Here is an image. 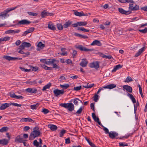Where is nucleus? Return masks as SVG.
I'll list each match as a JSON object with an SVG mask.
<instances>
[{
    "label": "nucleus",
    "instance_id": "f257e3e1",
    "mask_svg": "<svg viewBox=\"0 0 147 147\" xmlns=\"http://www.w3.org/2000/svg\"><path fill=\"white\" fill-rule=\"evenodd\" d=\"M38 129H36V127L33 128V131H32L29 137V140H33L36 137H37L39 136L40 132L39 131H37L38 130V128H37Z\"/></svg>",
    "mask_w": 147,
    "mask_h": 147
},
{
    "label": "nucleus",
    "instance_id": "f03ea898",
    "mask_svg": "<svg viewBox=\"0 0 147 147\" xmlns=\"http://www.w3.org/2000/svg\"><path fill=\"white\" fill-rule=\"evenodd\" d=\"M60 105L63 107L67 109L70 111H72L74 109V106L72 103H61Z\"/></svg>",
    "mask_w": 147,
    "mask_h": 147
},
{
    "label": "nucleus",
    "instance_id": "7ed1b4c3",
    "mask_svg": "<svg viewBox=\"0 0 147 147\" xmlns=\"http://www.w3.org/2000/svg\"><path fill=\"white\" fill-rule=\"evenodd\" d=\"M52 61L53 62L51 65L53 66V68L55 69H59L60 67L58 65V63L59 62V60H56L55 59H53Z\"/></svg>",
    "mask_w": 147,
    "mask_h": 147
},
{
    "label": "nucleus",
    "instance_id": "20e7f679",
    "mask_svg": "<svg viewBox=\"0 0 147 147\" xmlns=\"http://www.w3.org/2000/svg\"><path fill=\"white\" fill-rule=\"evenodd\" d=\"M76 48L81 51L86 52L91 51L94 50L93 49H88L81 45H78L76 47Z\"/></svg>",
    "mask_w": 147,
    "mask_h": 147
},
{
    "label": "nucleus",
    "instance_id": "39448f33",
    "mask_svg": "<svg viewBox=\"0 0 147 147\" xmlns=\"http://www.w3.org/2000/svg\"><path fill=\"white\" fill-rule=\"evenodd\" d=\"M89 67L91 68H94L97 69L99 67V63L98 61L93 62L90 64Z\"/></svg>",
    "mask_w": 147,
    "mask_h": 147
},
{
    "label": "nucleus",
    "instance_id": "423d86ee",
    "mask_svg": "<svg viewBox=\"0 0 147 147\" xmlns=\"http://www.w3.org/2000/svg\"><path fill=\"white\" fill-rule=\"evenodd\" d=\"M31 44L29 42H23L19 47V49H24L25 47H29L31 46Z\"/></svg>",
    "mask_w": 147,
    "mask_h": 147
},
{
    "label": "nucleus",
    "instance_id": "0eeeda50",
    "mask_svg": "<svg viewBox=\"0 0 147 147\" xmlns=\"http://www.w3.org/2000/svg\"><path fill=\"white\" fill-rule=\"evenodd\" d=\"M134 5L133 3L129 4V9L131 11H136L139 9V6L138 5H135L134 7L132 6Z\"/></svg>",
    "mask_w": 147,
    "mask_h": 147
},
{
    "label": "nucleus",
    "instance_id": "6e6552de",
    "mask_svg": "<svg viewBox=\"0 0 147 147\" xmlns=\"http://www.w3.org/2000/svg\"><path fill=\"white\" fill-rule=\"evenodd\" d=\"M53 59H40L41 62H42L44 63H45L47 65H51L53 61H52Z\"/></svg>",
    "mask_w": 147,
    "mask_h": 147
},
{
    "label": "nucleus",
    "instance_id": "1a4fd4ad",
    "mask_svg": "<svg viewBox=\"0 0 147 147\" xmlns=\"http://www.w3.org/2000/svg\"><path fill=\"white\" fill-rule=\"evenodd\" d=\"M53 93L55 96H58L60 94L62 95L64 93V91L63 90H59L55 89L53 91Z\"/></svg>",
    "mask_w": 147,
    "mask_h": 147
},
{
    "label": "nucleus",
    "instance_id": "9d476101",
    "mask_svg": "<svg viewBox=\"0 0 147 147\" xmlns=\"http://www.w3.org/2000/svg\"><path fill=\"white\" fill-rule=\"evenodd\" d=\"M31 23V22H30L28 20L24 19L20 21L18 23V25H28L30 24Z\"/></svg>",
    "mask_w": 147,
    "mask_h": 147
},
{
    "label": "nucleus",
    "instance_id": "9b49d317",
    "mask_svg": "<svg viewBox=\"0 0 147 147\" xmlns=\"http://www.w3.org/2000/svg\"><path fill=\"white\" fill-rule=\"evenodd\" d=\"M88 63V61L86 59H83L82 60L81 62L80 63V65L82 67H86Z\"/></svg>",
    "mask_w": 147,
    "mask_h": 147
},
{
    "label": "nucleus",
    "instance_id": "f8f14e48",
    "mask_svg": "<svg viewBox=\"0 0 147 147\" xmlns=\"http://www.w3.org/2000/svg\"><path fill=\"white\" fill-rule=\"evenodd\" d=\"M25 90L27 92L32 94L35 93L37 92V89L34 88H28L26 89Z\"/></svg>",
    "mask_w": 147,
    "mask_h": 147
},
{
    "label": "nucleus",
    "instance_id": "ddd939ff",
    "mask_svg": "<svg viewBox=\"0 0 147 147\" xmlns=\"http://www.w3.org/2000/svg\"><path fill=\"white\" fill-rule=\"evenodd\" d=\"M118 9L119 12L122 14L128 15L131 13V11H125L121 8H119Z\"/></svg>",
    "mask_w": 147,
    "mask_h": 147
},
{
    "label": "nucleus",
    "instance_id": "4468645a",
    "mask_svg": "<svg viewBox=\"0 0 147 147\" xmlns=\"http://www.w3.org/2000/svg\"><path fill=\"white\" fill-rule=\"evenodd\" d=\"M109 137L113 139L115 138V137L118 136V134L115 131H111L109 133Z\"/></svg>",
    "mask_w": 147,
    "mask_h": 147
},
{
    "label": "nucleus",
    "instance_id": "2eb2a0df",
    "mask_svg": "<svg viewBox=\"0 0 147 147\" xmlns=\"http://www.w3.org/2000/svg\"><path fill=\"white\" fill-rule=\"evenodd\" d=\"M21 122H31L34 123V121L29 117L28 118H22L20 120Z\"/></svg>",
    "mask_w": 147,
    "mask_h": 147
},
{
    "label": "nucleus",
    "instance_id": "dca6fc26",
    "mask_svg": "<svg viewBox=\"0 0 147 147\" xmlns=\"http://www.w3.org/2000/svg\"><path fill=\"white\" fill-rule=\"evenodd\" d=\"M123 90H125L127 92L129 93H131L132 92V89L130 86L127 85H125L123 86Z\"/></svg>",
    "mask_w": 147,
    "mask_h": 147
},
{
    "label": "nucleus",
    "instance_id": "f3484780",
    "mask_svg": "<svg viewBox=\"0 0 147 147\" xmlns=\"http://www.w3.org/2000/svg\"><path fill=\"white\" fill-rule=\"evenodd\" d=\"M91 45L92 46L97 45L98 46H101L102 44L100 41L98 40H95L91 44Z\"/></svg>",
    "mask_w": 147,
    "mask_h": 147
},
{
    "label": "nucleus",
    "instance_id": "a211bd4d",
    "mask_svg": "<svg viewBox=\"0 0 147 147\" xmlns=\"http://www.w3.org/2000/svg\"><path fill=\"white\" fill-rule=\"evenodd\" d=\"M10 105V104L9 103H5L2 104L0 107V109L1 110H4L7 108L9 107Z\"/></svg>",
    "mask_w": 147,
    "mask_h": 147
},
{
    "label": "nucleus",
    "instance_id": "6ab92c4d",
    "mask_svg": "<svg viewBox=\"0 0 147 147\" xmlns=\"http://www.w3.org/2000/svg\"><path fill=\"white\" fill-rule=\"evenodd\" d=\"M25 140H24L22 138H20V136H18L15 138V142H16L21 143Z\"/></svg>",
    "mask_w": 147,
    "mask_h": 147
},
{
    "label": "nucleus",
    "instance_id": "aec40b11",
    "mask_svg": "<svg viewBox=\"0 0 147 147\" xmlns=\"http://www.w3.org/2000/svg\"><path fill=\"white\" fill-rule=\"evenodd\" d=\"M48 126L49 128H50L53 131H55L57 129V126L54 125L49 124L48 125Z\"/></svg>",
    "mask_w": 147,
    "mask_h": 147
},
{
    "label": "nucleus",
    "instance_id": "412c9836",
    "mask_svg": "<svg viewBox=\"0 0 147 147\" xmlns=\"http://www.w3.org/2000/svg\"><path fill=\"white\" fill-rule=\"evenodd\" d=\"M116 87V85L114 84H111L105 86V87L107 89H112L115 88Z\"/></svg>",
    "mask_w": 147,
    "mask_h": 147
},
{
    "label": "nucleus",
    "instance_id": "4be33fe9",
    "mask_svg": "<svg viewBox=\"0 0 147 147\" xmlns=\"http://www.w3.org/2000/svg\"><path fill=\"white\" fill-rule=\"evenodd\" d=\"M144 47H143L140 49L138 51L136 54L135 56L136 57H137L139 56L142 53L144 50Z\"/></svg>",
    "mask_w": 147,
    "mask_h": 147
},
{
    "label": "nucleus",
    "instance_id": "5701e85b",
    "mask_svg": "<svg viewBox=\"0 0 147 147\" xmlns=\"http://www.w3.org/2000/svg\"><path fill=\"white\" fill-rule=\"evenodd\" d=\"M8 143V141L5 138L0 140V144L6 145Z\"/></svg>",
    "mask_w": 147,
    "mask_h": 147
},
{
    "label": "nucleus",
    "instance_id": "b1692460",
    "mask_svg": "<svg viewBox=\"0 0 147 147\" xmlns=\"http://www.w3.org/2000/svg\"><path fill=\"white\" fill-rule=\"evenodd\" d=\"M10 96V97L12 98H14L16 99H23L24 98L23 96H17L14 93L11 94Z\"/></svg>",
    "mask_w": 147,
    "mask_h": 147
},
{
    "label": "nucleus",
    "instance_id": "393cba45",
    "mask_svg": "<svg viewBox=\"0 0 147 147\" xmlns=\"http://www.w3.org/2000/svg\"><path fill=\"white\" fill-rule=\"evenodd\" d=\"M48 27L49 29L52 30H56V28L53 24L51 23H49L48 24Z\"/></svg>",
    "mask_w": 147,
    "mask_h": 147
},
{
    "label": "nucleus",
    "instance_id": "a878e982",
    "mask_svg": "<svg viewBox=\"0 0 147 147\" xmlns=\"http://www.w3.org/2000/svg\"><path fill=\"white\" fill-rule=\"evenodd\" d=\"M74 35L76 36H77L79 37L84 39H86L88 38L87 36L85 35H82V34L76 33H74Z\"/></svg>",
    "mask_w": 147,
    "mask_h": 147
},
{
    "label": "nucleus",
    "instance_id": "bb28decb",
    "mask_svg": "<svg viewBox=\"0 0 147 147\" xmlns=\"http://www.w3.org/2000/svg\"><path fill=\"white\" fill-rule=\"evenodd\" d=\"M127 96L131 99L132 102L134 103H135L136 102V99L131 94L128 93L127 94Z\"/></svg>",
    "mask_w": 147,
    "mask_h": 147
},
{
    "label": "nucleus",
    "instance_id": "cd10ccee",
    "mask_svg": "<svg viewBox=\"0 0 147 147\" xmlns=\"http://www.w3.org/2000/svg\"><path fill=\"white\" fill-rule=\"evenodd\" d=\"M72 22L69 21H68L63 24V27L64 28H66L69 27L72 24Z\"/></svg>",
    "mask_w": 147,
    "mask_h": 147
},
{
    "label": "nucleus",
    "instance_id": "c85d7f7f",
    "mask_svg": "<svg viewBox=\"0 0 147 147\" xmlns=\"http://www.w3.org/2000/svg\"><path fill=\"white\" fill-rule=\"evenodd\" d=\"M74 11L75 15L76 16H86V15H85L83 12H79L76 10H74Z\"/></svg>",
    "mask_w": 147,
    "mask_h": 147
},
{
    "label": "nucleus",
    "instance_id": "c756f323",
    "mask_svg": "<svg viewBox=\"0 0 147 147\" xmlns=\"http://www.w3.org/2000/svg\"><path fill=\"white\" fill-rule=\"evenodd\" d=\"M26 83L27 84H30V85H33L36 84L37 82L36 80H34L32 81H31L30 80L26 81Z\"/></svg>",
    "mask_w": 147,
    "mask_h": 147
},
{
    "label": "nucleus",
    "instance_id": "7c9ffc66",
    "mask_svg": "<svg viewBox=\"0 0 147 147\" xmlns=\"http://www.w3.org/2000/svg\"><path fill=\"white\" fill-rule=\"evenodd\" d=\"M122 65L120 64H119L115 66L114 69L112 70V71H115L121 68Z\"/></svg>",
    "mask_w": 147,
    "mask_h": 147
},
{
    "label": "nucleus",
    "instance_id": "2f4dec72",
    "mask_svg": "<svg viewBox=\"0 0 147 147\" xmlns=\"http://www.w3.org/2000/svg\"><path fill=\"white\" fill-rule=\"evenodd\" d=\"M51 86V83H49L48 84H47L45 85V86H44L42 89V90L43 91H44L45 90L47 89H49L50 87Z\"/></svg>",
    "mask_w": 147,
    "mask_h": 147
},
{
    "label": "nucleus",
    "instance_id": "473e14b6",
    "mask_svg": "<svg viewBox=\"0 0 147 147\" xmlns=\"http://www.w3.org/2000/svg\"><path fill=\"white\" fill-rule=\"evenodd\" d=\"M60 87L63 89H66L69 87V85L68 84H65L63 85H60Z\"/></svg>",
    "mask_w": 147,
    "mask_h": 147
},
{
    "label": "nucleus",
    "instance_id": "72a5a7b5",
    "mask_svg": "<svg viewBox=\"0 0 147 147\" xmlns=\"http://www.w3.org/2000/svg\"><path fill=\"white\" fill-rule=\"evenodd\" d=\"M40 65L41 67L44 69L46 70H52V67H48L44 64H41Z\"/></svg>",
    "mask_w": 147,
    "mask_h": 147
},
{
    "label": "nucleus",
    "instance_id": "f704fd0d",
    "mask_svg": "<svg viewBox=\"0 0 147 147\" xmlns=\"http://www.w3.org/2000/svg\"><path fill=\"white\" fill-rule=\"evenodd\" d=\"M39 105V103H37L35 104L31 105L30 106V107L31 109L33 110L35 109H36L37 108V107H38Z\"/></svg>",
    "mask_w": 147,
    "mask_h": 147
},
{
    "label": "nucleus",
    "instance_id": "c9c22d12",
    "mask_svg": "<svg viewBox=\"0 0 147 147\" xmlns=\"http://www.w3.org/2000/svg\"><path fill=\"white\" fill-rule=\"evenodd\" d=\"M8 128L7 127H3L0 129V132L2 133L6 132L8 130Z\"/></svg>",
    "mask_w": 147,
    "mask_h": 147
},
{
    "label": "nucleus",
    "instance_id": "e433bc0d",
    "mask_svg": "<svg viewBox=\"0 0 147 147\" xmlns=\"http://www.w3.org/2000/svg\"><path fill=\"white\" fill-rule=\"evenodd\" d=\"M133 81V80L131 77L128 76L126 78L124 82H125L128 83Z\"/></svg>",
    "mask_w": 147,
    "mask_h": 147
},
{
    "label": "nucleus",
    "instance_id": "4c0bfd02",
    "mask_svg": "<svg viewBox=\"0 0 147 147\" xmlns=\"http://www.w3.org/2000/svg\"><path fill=\"white\" fill-rule=\"evenodd\" d=\"M10 37L9 36H6L0 38V40L1 41H7L10 40Z\"/></svg>",
    "mask_w": 147,
    "mask_h": 147
},
{
    "label": "nucleus",
    "instance_id": "58836bf2",
    "mask_svg": "<svg viewBox=\"0 0 147 147\" xmlns=\"http://www.w3.org/2000/svg\"><path fill=\"white\" fill-rule=\"evenodd\" d=\"M83 109V107L82 106L76 112V114H80Z\"/></svg>",
    "mask_w": 147,
    "mask_h": 147
},
{
    "label": "nucleus",
    "instance_id": "ea45409f",
    "mask_svg": "<svg viewBox=\"0 0 147 147\" xmlns=\"http://www.w3.org/2000/svg\"><path fill=\"white\" fill-rule=\"evenodd\" d=\"M78 24L79 26H84L87 24V22H78Z\"/></svg>",
    "mask_w": 147,
    "mask_h": 147
},
{
    "label": "nucleus",
    "instance_id": "a19ab883",
    "mask_svg": "<svg viewBox=\"0 0 147 147\" xmlns=\"http://www.w3.org/2000/svg\"><path fill=\"white\" fill-rule=\"evenodd\" d=\"M65 49L64 48H62L61 51L62 53L61 54V55L63 56H66L67 55V51H65Z\"/></svg>",
    "mask_w": 147,
    "mask_h": 147
},
{
    "label": "nucleus",
    "instance_id": "79ce46f5",
    "mask_svg": "<svg viewBox=\"0 0 147 147\" xmlns=\"http://www.w3.org/2000/svg\"><path fill=\"white\" fill-rule=\"evenodd\" d=\"M37 46L38 47L42 49L43 48L45 47V45L44 44H42L41 42H39L38 43Z\"/></svg>",
    "mask_w": 147,
    "mask_h": 147
},
{
    "label": "nucleus",
    "instance_id": "37998d69",
    "mask_svg": "<svg viewBox=\"0 0 147 147\" xmlns=\"http://www.w3.org/2000/svg\"><path fill=\"white\" fill-rule=\"evenodd\" d=\"M77 30H78L82 31L85 32H89V30L86 29L83 27H78Z\"/></svg>",
    "mask_w": 147,
    "mask_h": 147
},
{
    "label": "nucleus",
    "instance_id": "c03bdc74",
    "mask_svg": "<svg viewBox=\"0 0 147 147\" xmlns=\"http://www.w3.org/2000/svg\"><path fill=\"white\" fill-rule=\"evenodd\" d=\"M3 58L9 61L12 60V57H11L9 56H4Z\"/></svg>",
    "mask_w": 147,
    "mask_h": 147
},
{
    "label": "nucleus",
    "instance_id": "a18cd8bd",
    "mask_svg": "<svg viewBox=\"0 0 147 147\" xmlns=\"http://www.w3.org/2000/svg\"><path fill=\"white\" fill-rule=\"evenodd\" d=\"M99 96L97 94H95L93 97V100L95 102H97L98 100Z\"/></svg>",
    "mask_w": 147,
    "mask_h": 147
},
{
    "label": "nucleus",
    "instance_id": "49530a36",
    "mask_svg": "<svg viewBox=\"0 0 147 147\" xmlns=\"http://www.w3.org/2000/svg\"><path fill=\"white\" fill-rule=\"evenodd\" d=\"M94 85V84H89L88 83L87 85L83 86V87L85 88H92Z\"/></svg>",
    "mask_w": 147,
    "mask_h": 147
},
{
    "label": "nucleus",
    "instance_id": "de8ad7c7",
    "mask_svg": "<svg viewBox=\"0 0 147 147\" xmlns=\"http://www.w3.org/2000/svg\"><path fill=\"white\" fill-rule=\"evenodd\" d=\"M101 126L103 128V130L105 131V133L109 134L110 132L109 131L108 129L107 128L105 127L102 125H101Z\"/></svg>",
    "mask_w": 147,
    "mask_h": 147
},
{
    "label": "nucleus",
    "instance_id": "09e8293b",
    "mask_svg": "<svg viewBox=\"0 0 147 147\" xmlns=\"http://www.w3.org/2000/svg\"><path fill=\"white\" fill-rule=\"evenodd\" d=\"M66 131L65 130H62L59 133V136L61 137H62L64 134L66 132Z\"/></svg>",
    "mask_w": 147,
    "mask_h": 147
},
{
    "label": "nucleus",
    "instance_id": "8fccbe9b",
    "mask_svg": "<svg viewBox=\"0 0 147 147\" xmlns=\"http://www.w3.org/2000/svg\"><path fill=\"white\" fill-rule=\"evenodd\" d=\"M74 101L73 103L74 105H78V101L80 100V99L78 98H76L74 99Z\"/></svg>",
    "mask_w": 147,
    "mask_h": 147
},
{
    "label": "nucleus",
    "instance_id": "3c124183",
    "mask_svg": "<svg viewBox=\"0 0 147 147\" xmlns=\"http://www.w3.org/2000/svg\"><path fill=\"white\" fill-rule=\"evenodd\" d=\"M139 31L143 33H145L147 32V27L145 28L144 29L139 30Z\"/></svg>",
    "mask_w": 147,
    "mask_h": 147
},
{
    "label": "nucleus",
    "instance_id": "603ef678",
    "mask_svg": "<svg viewBox=\"0 0 147 147\" xmlns=\"http://www.w3.org/2000/svg\"><path fill=\"white\" fill-rule=\"evenodd\" d=\"M27 13L30 16H36L38 14L36 13H34V12H32L30 11H28L27 12Z\"/></svg>",
    "mask_w": 147,
    "mask_h": 147
},
{
    "label": "nucleus",
    "instance_id": "864d4df0",
    "mask_svg": "<svg viewBox=\"0 0 147 147\" xmlns=\"http://www.w3.org/2000/svg\"><path fill=\"white\" fill-rule=\"evenodd\" d=\"M42 112H43L44 114H46L48 113L49 112V111L47 109L44 108L42 109Z\"/></svg>",
    "mask_w": 147,
    "mask_h": 147
},
{
    "label": "nucleus",
    "instance_id": "5fc2aeb1",
    "mask_svg": "<svg viewBox=\"0 0 147 147\" xmlns=\"http://www.w3.org/2000/svg\"><path fill=\"white\" fill-rule=\"evenodd\" d=\"M57 26L58 29L59 30H62L63 29V26H62L61 24H58L57 25Z\"/></svg>",
    "mask_w": 147,
    "mask_h": 147
},
{
    "label": "nucleus",
    "instance_id": "6e6d98bb",
    "mask_svg": "<svg viewBox=\"0 0 147 147\" xmlns=\"http://www.w3.org/2000/svg\"><path fill=\"white\" fill-rule=\"evenodd\" d=\"M34 30V28L33 27L30 28L28 29L27 30L28 33H29L33 32Z\"/></svg>",
    "mask_w": 147,
    "mask_h": 147
},
{
    "label": "nucleus",
    "instance_id": "4d7b16f0",
    "mask_svg": "<svg viewBox=\"0 0 147 147\" xmlns=\"http://www.w3.org/2000/svg\"><path fill=\"white\" fill-rule=\"evenodd\" d=\"M39 143L36 140H35L33 142V144L34 146L36 147L39 146Z\"/></svg>",
    "mask_w": 147,
    "mask_h": 147
},
{
    "label": "nucleus",
    "instance_id": "13d9d810",
    "mask_svg": "<svg viewBox=\"0 0 147 147\" xmlns=\"http://www.w3.org/2000/svg\"><path fill=\"white\" fill-rule=\"evenodd\" d=\"M41 16L42 18H44L47 16V13L46 12L43 11L41 13Z\"/></svg>",
    "mask_w": 147,
    "mask_h": 147
},
{
    "label": "nucleus",
    "instance_id": "bf43d9fd",
    "mask_svg": "<svg viewBox=\"0 0 147 147\" xmlns=\"http://www.w3.org/2000/svg\"><path fill=\"white\" fill-rule=\"evenodd\" d=\"M95 122H97L100 125H102L100 122L99 121V118L98 117H97L95 119V120H94Z\"/></svg>",
    "mask_w": 147,
    "mask_h": 147
},
{
    "label": "nucleus",
    "instance_id": "052dcab7",
    "mask_svg": "<svg viewBox=\"0 0 147 147\" xmlns=\"http://www.w3.org/2000/svg\"><path fill=\"white\" fill-rule=\"evenodd\" d=\"M81 86H79L75 87L74 88V90L77 91H78L80 90L81 89Z\"/></svg>",
    "mask_w": 147,
    "mask_h": 147
},
{
    "label": "nucleus",
    "instance_id": "680f3d73",
    "mask_svg": "<svg viewBox=\"0 0 147 147\" xmlns=\"http://www.w3.org/2000/svg\"><path fill=\"white\" fill-rule=\"evenodd\" d=\"M102 57L105 59H111L112 58V57L111 55H103Z\"/></svg>",
    "mask_w": 147,
    "mask_h": 147
},
{
    "label": "nucleus",
    "instance_id": "e2e57ef3",
    "mask_svg": "<svg viewBox=\"0 0 147 147\" xmlns=\"http://www.w3.org/2000/svg\"><path fill=\"white\" fill-rule=\"evenodd\" d=\"M10 105H12L14 106H16L17 107H21V105L18 104L16 103H11V104H10Z\"/></svg>",
    "mask_w": 147,
    "mask_h": 147
},
{
    "label": "nucleus",
    "instance_id": "0e129e2a",
    "mask_svg": "<svg viewBox=\"0 0 147 147\" xmlns=\"http://www.w3.org/2000/svg\"><path fill=\"white\" fill-rule=\"evenodd\" d=\"M94 105V103H91L90 105L91 109L94 112L95 111Z\"/></svg>",
    "mask_w": 147,
    "mask_h": 147
},
{
    "label": "nucleus",
    "instance_id": "69168bd1",
    "mask_svg": "<svg viewBox=\"0 0 147 147\" xmlns=\"http://www.w3.org/2000/svg\"><path fill=\"white\" fill-rule=\"evenodd\" d=\"M119 145L122 146H127V144L125 142H120L119 143Z\"/></svg>",
    "mask_w": 147,
    "mask_h": 147
},
{
    "label": "nucleus",
    "instance_id": "338daca9",
    "mask_svg": "<svg viewBox=\"0 0 147 147\" xmlns=\"http://www.w3.org/2000/svg\"><path fill=\"white\" fill-rule=\"evenodd\" d=\"M65 62L68 64H72V62L71 60L69 59H67L66 60Z\"/></svg>",
    "mask_w": 147,
    "mask_h": 147
},
{
    "label": "nucleus",
    "instance_id": "774afa93",
    "mask_svg": "<svg viewBox=\"0 0 147 147\" xmlns=\"http://www.w3.org/2000/svg\"><path fill=\"white\" fill-rule=\"evenodd\" d=\"M22 59L21 58L12 57V60H20Z\"/></svg>",
    "mask_w": 147,
    "mask_h": 147
}]
</instances>
